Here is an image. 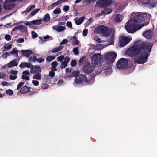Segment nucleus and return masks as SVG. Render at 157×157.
I'll list each match as a JSON object with an SVG mask.
<instances>
[{"instance_id": "nucleus-11", "label": "nucleus", "mask_w": 157, "mask_h": 157, "mask_svg": "<svg viewBox=\"0 0 157 157\" xmlns=\"http://www.w3.org/2000/svg\"><path fill=\"white\" fill-rule=\"evenodd\" d=\"M30 68V72L31 73L34 74L41 71V69L40 67L38 65H33L32 64V66H31Z\"/></svg>"}, {"instance_id": "nucleus-26", "label": "nucleus", "mask_w": 157, "mask_h": 157, "mask_svg": "<svg viewBox=\"0 0 157 157\" xmlns=\"http://www.w3.org/2000/svg\"><path fill=\"white\" fill-rule=\"evenodd\" d=\"M50 19V18L48 13H47L44 16L43 20L45 22L49 21Z\"/></svg>"}, {"instance_id": "nucleus-46", "label": "nucleus", "mask_w": 157, "mask_h": 157, "mask_svg": "<svg viewBox=\"0 0 157 157\" xmlns=\"http://www.w3.org/2000/svg\"><path fill=\"white\" fill-rule=\"evenodd\" d=\"M5 38L7 41H10L11 40V36L9 35L6 34L5 36Z\"/></svg>"}, {"instance_id": "nucleus-61", "label": "nucleus", "mask_w": 157, "mask_h": 157, "mask_svg": "<svg viewBox=\"0 0 157 157\" xmlns=\"http://www.w3.org/2000/svg\"><path fill=\"white\" fill-rule=\"evenodd\" d=\"M93 21V19L91 18L89 19L86 22L87 25H89Z\"/></svg>"}, {"instance_id": "nucleus-10", "label": "nucleus", "mask_w": 157, "mask_h": 157, "mask_svg": "<svg viewBox=\"0 0 157 157\" xmlns=\"http://www.w3.org/2000/svg\"><path fill=\"white\" fill-rule=\"evenodd\" d=\"M131 40V39L128 37H122L119 42V44L121 47H123L125 46Z\"/></svg>"}, {"instance_id": "nucleus-13", "label": "nucleus", "mask_w": 157, "mask_h": 157, "mask_svg": "<svg viewBox=\"0 0 157 157\" xmlns=\"http://www.w3.org/2000/svg\"><path fill=\"white\" fill-rule=\"evenodd\" d=\"M152 35V33L151 29H148L143 33V36L146 38L148 39L151 38Z\"/></svg>"}, {"instance_id": "nucleus-52", "label": "nucleus", "mask_w": 157, "mask_h": 157, "mask_svg": "<svg viewBox=\"0 0 157 157\" xmlns=\"http://www.w3.org/2000/svg\"><path fill=\"white\" fill-rule=\"evenodd\" d=\"M24 39L23 38H20L17 40L16 42L17 43H21L24 42Z\"/></svg>"}, {"instance_id": "nucleus-3", "label": "nucleus", "mask_w": 157, "mask_h": 157, "mask_svg": "<svg viewBox=\"0 0 157 157\" xmlns=\"http://www.w3.org/2000/svg\"><path fill=\"white\" fill-rule=\"evenodd\" d=\"M113 32V30L108 27L104 25H101L96 27L94 30V33L97 34L101 33L103 36L107 37Z\"/></svg>"}, {"instance_id": "nucleus-54", "label": "nucleus", "mask_w": 157, "mask_h": 157, "mask_svg": "<svg viewBox=\"0 0 157 157\" xmlns=\"http://www.w3.org/2000/svg\"><path fill=\"white\" fill-rule=\"evenodd\" d=\"M17 76L16 75L13 76L10 75V76L9 78L12 80H15L17 78Z\"/></svg>"}, {"instance_id": "nucleus-64", "label": "nucleus", "mask_w": 157, "mask_h": 157, "mask_svg": "<svg viewBox=\"0 0 157 157\" xmlns=\"http://www.w3.org/2000/svg\"><path fill=\"white\" fill-rule=\"evenodd\" d=\"M84 62V59L83 58H81L78 61L79 65L80 66L81 64L83 63Z\"/></svg>"}, {"instance_id": "nucleus-30", "label": "nucleus", "mask_w": 157, "mask_h": 157, "mask_svg": "<svg viewBox=\"0 0 157 157\" xmlns=\"http://www.w3.org/2000/svg\"><path fill=\"white\" fill-rule=\"evenodd\" d=\"M55 58V57L52 55L49 56L46 58V60L48 62H51Z\"/></svg>"}, {"instance_id": "nucleus-17", "label": "nucleus", "mask_w": 157, "mask_h": 157, "mask_svg": "<svg viewBox=\"0 0 157 157\" xmlns=\"http://www.w3.org/2000/svg\"><path fill=\"white\" fill-rule=\"evenodd\" d=\"M22 54L26 57H29V56L32 54L33 52L31 50H26L21 51Z\"/></svg>"}, {"instance_id": "nucleus-60", "label": "nucleus", "mask_w": 157, "mask_h": 157, "mask_svg": "<svg viewBox=\"0 0 157 157\" xmlns=\"http://www.w3.org/2000/svg\"><path fill=\"white\" fill-rule=\"evenodd\" d=\"M30 74L29 71L28 70H25L24 71L22 72L23 75H29Z\"/></svg>"}, {"instance_id": "nucleus-6", "label": "nucleus", "mask_w": 157, "mask_h": 157, "mask_svg": "<svg viewBox=\"0 0 157 157\" xmlns=\"http://www.w3.org/2000/svg\"><path fill=\"white\" fill-rule=\"evenodd\" d=\"M128 64V61L127 59L121 58L117 62L116 67L118 69L125 68Z\"/></svg>"}, {"instance_id": "nucleus-48", "label": "nucleus", "mask_w": 157, "mask_h": 157, "mask_svg": "<svg viewBox=\"0 0 157 157\" xmlns=\"http://www.w3.org/2000/svg\"><path fill=\"white\" fill-rule=\"evenodd\" d=\"M77 64V62L75 59L72 60L71 62V65L72 66H75Z\"/></svg>"}, {"instance_id": "nucleus-59", "label": "nucleus", "mask_w": 157, "mask_h": 157, "mask_svg": "<svg viewBox=\"0 0 157 157\" xmlns=\"http://www.w3.org/2000/svg\"><path fill=\"white\" fill-rule=\"evenodd\" d=\"M68 41L66 39H64L60 43V45H62L64 44H66L67 43Z\"/></svg>"}, {"instance_id": "nucleus-43", "label": "nucleus", "mask_w": 157, "mask_h": 157, "mask_svg": "<svg viewBox=\"0 0 157 157\" xmlns=\"http://www.w3.org/2000/svg\"><path fill=\"white\" fill-rule=\"evenodd\" d=\"M49 85L46 84H43L41 88L42 89H45L48 88Z\"/></svg>"}, {"instance_id": "nucleus-53", "label": "nucleus", "mask_w": 157, "mask_h": 157, "mask_svg": "<svg viewBox=\"0 0 157 157\" xmlns=\"http://www.w3.org/2000/svg\"><path fill=\"white\" fill-rule=\"evenodd\" d=\"M49 75L51 77H54L55 75V73L54 71H51L49 72Z\"/></svg>"}, {"instance_id": "nucleus-24", "label": "nucleus", "mask_w": 157, "mask_h": 157, "mask_svg": "<svg viewBox=\"0 0 157 157\" xmlns=\"http://www.w3.org/2000/svg\"><path fill=\"white\" fill-rule=\"evenodd\" d=\"M33 78L37 80L41 79V75L39 72L36 73V74L33 76Z\"/></svg>"}, {"instance_id": "nucleus-4", "label": "nucleus", "mask_w": 157, "mask_h": 157, "mask_svg": "<svg viewBox=\"0 0 157 157\" xmlns=\"http://www.w3.org/2000/svg\"><path fill=\"white\" fill-rule=\"evenodd\" d=\"M89 81L87 80L86 75L84 74H79L75 77L74 80V85L77 86L79 84H82L84 82L89 83Z\"/></svg>"}, {"instance_id": "nucleus-33", "label": "nucleus", "mask_w": 157, "mask_h": 157, "mask_svg": "<svg viewBox=\"0 0 157 157\" xmlns=\"http://www.w3.org/2000/svg\"><path fill=\"white\" fill-rule=\"evenodd\" d=\"M28 92H32L30 94V95H32L34 94V93L35 92V90L31 87H28Z\"/></svg>"}, {"instance_id": "nucleus-25", "label": "nucleus", "mask_w": 157, "mask_h": 157, "mask_svg": "<svg viewBox=\"0 0 157 157\" xmlns=\"http://www.w3.org/2000/svg\"><path fill=\"white\" fill-rule=\"evenodd\" d=\"M42 20V19L33 20L32 21V23L35 25H40L41 24Z\"/></svg>"}, {"instance_id": "nucleus-21", "label": "nucleus", "mask_w": 157, "mask_h": 157, "mask_svg": "<svg viewBox=\"0 0 157 157\" xmlns=\"http://www.w3.org/2000/svg\"><path fill=\"white\" fill-rule=\"evenodd\" d=\"M123 17L121 15L117 14L115 18V20L117 22H121L123 19Z\"/></svg>"}, {"instance_id": "nucleus-29", "label": "nucleus", "mask_w": 157, "mask_h": 157, "mask_svg": "<svg viewBox=\"0 0 157 157\" xmlns=\"http://www.w3.org/2000/svg\"><path fill=\"white\" fill-rule=\"evenodd\" d=\"M35 7V6L34 5H32L31 6L28 7L25 11V13H27L30 12L32 10V9L34 8Z\"/></svg>"}, {"instance_id": "nucleus-34", "label": "nucleus", "mask_w": 157, "mask_h": 157, "mask_svg": "<svg viewBox=\"0 0 157 157\" xmlns=\"http://www.w3.org/2000/svg\"><path fill=\"white\" fill-rule=\"evenodd\" d=\"M40 9H36L33 10L31 13V15L32 16H34L40 10Z\"/></svg>"}, {"instance_id": "nucleus-51", "label": "nucleus", "mask_w": 157, "mask_h": 157, "mask_svg": "<svg viewBox=\"0 0 157 157\" xmlns=\"http://www.w3.org/2000/svg\"><path fill=\"white\" fill-rule=\"evenodd\" d=\"M32 83L35 86H37L39 84V82L37 80H33L32 81Z\"/></svg>"}, {"instance_id": "nucleus-18", "label": "nucleus", "mask_w": 157, "mask_h": 157, "mask_svg": "<svg viewBox=\"0 0 157 157\" xmlns=\"http://www.w3.org/2000/svg\"><path fill=\"white\" fill-rule=\"evenodd\" d=\"M85 18V17L83 16L80 17L78 19L76 18L74 19V20L77 25H79L83 22Z\"/></svg>"}, {"instance_id": "nucleus-62", "label": "nucleus", "mask_w": 157, "mask_h": 157, "mask_svg": "<svg viewBox=\"0 0 157 157\" xmlns=\"http://www.w3.org/2000/svg\"><path fill=\"white\" fill-rule=\"evenodd\" d=\"M64 62H66V63H67H67L69 62L70 59V58L67 57H66L65 58H64Z\"/></svg>"}, {"instance_id": "nucleus-32", "label": "nucleus", "mask_w": 157, "mask_h": 157, "mask_svg": "<svg viewBox=\"0 0 157 157\" xmlns=\"http://www.w3.org/2000/svg\"><path fill=\"white\" fill-rule=\"evenodd\" d=\"M37 58L36 56H30L29 59V61L31 62H34L37 61Z\"/></svg>"}, {"instance_id": "nucleus-28", "label": "nucleus", "mask_w": 157, "mask_h": 157, "mask_svg": "<svg viewBox=\"0 0 157 157\" xmlns=\"http://www.w3.org/2000/svg\"><path fill=\"white\" fill-rule=\"evenodd\" d=\"M66 27L63 26H59L56 27V30L59 32H61L64 30Z\"/></svg>"}, {"instance_id": "nucleus-56", "label": "nucleus", "mask_w": 157, "mask_h": 157, "mask_svg": "<svg viewBox=\"0 0 157 157\" xmlns=\"http://www.w3.org/2000/svg\"><path fill=\"white\" fill-rule=\"evenodd\" d=\"M51 65L52 66L56 67L58 65V63L56 61H54L51 63Z\"/></svg>"}, {"instance_id": "nucleus-22", "label": "nucleus", "mask_w": 157, "mask_h": 157, "mask_svg": "<svg viewBox=\"0 0 157 157\" xmlns=\"http://www.w3.org/2000/svg\"><path fill=\"white\" fill-rule=\"evenodd\" d=\"M71 39L73 40V43L72 44L73 45H77L79 43V41L78 40L75 36L73 37Z\"/></svg>"}, {"instance_id": "nucleus-1", "label": "nucleus", "mask_w": 157, "mask_h": 157, "mask_svg": "<svg viewBox=\"0 0 157 157\" xmlns=\"http://www.w3.org/2000/svg\"><path fill=\"white\" fill-rule=\"evenodd\" d=\"M137 43L138 42H136L134 45L129 48L126 51V53L129 56L134 57L138 56V57L134 59L135 63H143L147 60L148 55L147 51L151 52L152 45L145 44L144 43L139 44H137Z\"/></svg>"}, {"instance_id": "nucleus-27", "label": "nucleus", "mask_w": 157, "mask_h": 157, "mask_svg": "<svg viewBox=\"0 0 157 157\" xmlns=\"http://www.w3.org/2000/svg\"><path fill=\"white\" fill-rule=\"evenodd\" d=\"M18 51L17 49L16 48H14L10 52V53L12 54H16V57L18 56Z\"/></svg>"}, {"instance_id": "nucleus-15", "label": "nucleus", "mask_w": 157, "mask_h": 157, "mask_svg": "<svg viewBox=\"0 0 157 157\" xmlns=\"http://www.w3.org/2000/svg\"><path fill=\"white\" fill-rule=\"evenodd\" d=\"M32 66V64L29 62H22L19 65V67L21 68H25L27 67L30 68Z\"/></svg>"}, {"instance_id": "nucleus-38", "label": "nucleus", "mask_w": 157, "mask_h": 157, "mask_svg": "<svg viewBox=\"0 0 157 157\" xmlns=\"http://www.w3.org/2000/svg\"><path fill=\"white\" fill-rule=\"evenodd\" d=\"M61 12V9L60 8H56L53 11L54 13L56 14H59Z\"/></svg>"}, {"instance_id": "nucleus-50", "label": "nucleus", "mask_w": 157, "mask_h": 157, "mask_svg": "<svg viewBox=\"0 0 157 157\" xmlns=\"http://www.w3.org/2000/svg\"><path fill=\"white\" fill-rule=\"evenodd\" d=\"M44 59L42 57H40L38 59L37 58V61L39 63H41L42 62H43L44 61Z\"/></svg>"}, {"instance_id": "nucleus-35", "label": "nucleus", "mask_w": 157, "mask_h": 157, "mask_svg": "<svg viewBox=\"0 0 157 157\" xmlns=\"http://www.w3.org/2000/svg\"><path fill=\"white\" fill-rule=\"evenodd\" d=\"M73 51L74 54L76 55H77L79 54V51L78 50V48L77 47L74 48Z\"/></svg>"}, {"instance_id": "nucleus-9", "label": "nucleus", "mask_w": 157, "mask_h": 157, "mask_svg": "<svg viewBox=\"0 0 157 157\" xmlns=\"http://www.w3.org/2000/svg\"><path fill=\"white\" fill-rule=\"evenodd\" d=\"M13 0H5L3 7L5 9L9 10L14 7L15 6V3Z\"/></svg>"}, {"instance_id": "nucleus-8", "label": "nucleus", "mask_w": 157, "mask_h": 157, "mask_svg": "<svg viewBox=\"0 0 157 157\" xmlns=\"http://www.w3.org/2000/svg\"><path fill=\"white\" fill-rule=\"evenodd\" d=\"M92 62L94 64L98 65L101 62V56L99 53L93 55L91 57Z\"/></svg>"}, {"instance_id": "nucleus-19", "label": "nucleus", "mask_w": 157, "mask_h": 157, "mask_svg": "<svg viewBox=\"0 0 157 157\" xmlns=\"http://www.w3.org/2000/svg\"><path fill=\"white\" fill-rule=\"evenodd\" d=\"M63 48V46H59L57 47H55L52 50V53H56L61 51Z\"/></svg>"}, {"instance_id": "nucleus-39", "label": "nucleus", "mask_w": 157, "mask_h": 157, "mask_svg": "<svg viewBox=\"0 0 157 157\" xmlns=\"http://www.w3.org/2000/svg\"><path fill=\"white\" fill-rule=\"evenodd\" d=\"M67 66V63L63 61L61 64L60 67L61 68H64Z\"/></svg>"}, {"instance_id": "nucleus-41", "label": "nucleus", "mask_w": 157, "mask_h": 157, "mask_svg": "<svg viewBox=\"0 0 157 157\" xmlns=\"http://www.w3.org/2000/svg\"><path fill=\"white\" fill-rule=\"evenodd\" d=\"M21 78L23 79H25L27 81H28L30 79V78L29 76L25 75H23L22 76Z\"/></svg>"}, {"instance_id": "nucleus-47", "label": "nucleus", "mask_w": 157, "mask_h": 157, "mask_svg": "<svg viewBox=\"0 0 157 157\" xmlns=\"http://www.w3.org/2000/svg\"><path fill=\"white\" fill-rule=\"evenodd\" d=\"M32 36L33 38H35L38 36V35L35 32L32 31Z\"/></svg>"}, {"instance_id": "nucleus-40", "label": "nucleus", "mask_w": 157, "mask_h": 157, "mask_svg": "<svg viewBox=\"0 0 157 157\" xmlns=\"http://www.w3.org/2000/svg\"><path fill=\"white\" fill-rule=\"evenodd\" d=\"M6 93L8 95L11 96L13 94V92L11 90L8 89L6 91Z\"/></svg>"}, {"instance_id": "nucleus-44", "label": "nucleus", "mask_w": 157, "mask_h": 157, "mask_svg": "<svg viewBox=\"0 0 157 157\" xmlns=\"http://www.w3.org/2000/svg\"><path fill=\"white\" fill-rule=\"evenodd\" d=\"M12 46L11 44H6L3 46V48L5 49H9L11 48Z\"/></svg>"}, {"instance_id": "nucleus-45", "label": "nucleus", "mask_w": 157, "mask_h": 157, "mask_svg": "<svg viewBox=\"0 0 157 157\" xmlns=\"http://www.w3.org/2000/svg\"><path fill=\"white\" fill-rule=\"evenodd\" d=\"M112 33V35L110 36V41L112 43H113L114 42V32H113Z\"/></svg>"}, {"instance_id": "nucleus-7", "label": "nucleus", "mask_w": 157, "mask_h": 157, "mask_svg": "<svg viewBox=\"0 0 157 157\" xmlns=\"http://www.w3.org/2000/svg\"><path fill=\"white\" fill-rule=\"evenodd\" d=\"M112 3V0H100L97 2L96 4L100 8H105Z\"/></svg>"}, {"instance_id": "nucleus-23", "label": "nucleus", "mask_w": 157, "mask_h": 157, "mask_svg": "<svg viewBox=\"0 0 157 157\" xmlns=\"http://www.w3.org/2000/svg\"><path fill=\"white\" fill-rule=\"evenodd\" d=\"M20 91L21 93H26L28 92V87L25 86H24L21 88Z\"/></svg>"}, {"instance_id": "nucleus-42", "label": "nucleus", "mask_w": 157, "mask_h": 157, "mask_svg": "<svg viewBox=\"0 0 157 157\" xmlns=\"http://www.w3.org/2000/svg\"><path fill=\"white\" fill-rule=\"evenodd\" d=\"M62 2V0H59L58 1L56 2L53 4H52V6H56L57 5H59Z\"/></svg>"}, {"instance_id": "nucleus-58", "label": "nucleus", "mask_w": 157, "mask_h": 157, "mask_svg": "<svg viewBox=\"0 0 157 157\" xmlns=\"http://www.w3.org/2000/svg\"><path fill=\"white\" fill-rule=\"evenodd\" d=\"M10 73L12 74L16 75L17 74V71L13 70H10Z\"/></svg>"}, {"instance_id": "nucleus-14", "label": "nucleus", "mask_w": 157, "mask_h": 157, "mask_svg": "<svg viewBox=\"0 0 157 157\" xmlns=\"http://www.w3.org/2000/svg\"><path fill=\"white\" fill-rule=\"evenodd\" d=\"M112 11V10L110 8H104V9L102 10L101 12V13L98 15V16L102 15L103 14H109Z\"/></svg>"}, {"instance_id": "nucleus-36", "label": "nucleus", "mask_w": 157, "mask_h": 157, "mask_svg": "<svg viewBox=\"0 0 157 157\" xmlns=\"http://www.w3.org/2000/svg\"><path fill=\"white\" fill-rule=\"evenodd\" d=\"M24 82H21L17 85V90H18L20 88L24 85Z\"/></svg>"}, {"instance_id": "nucleus-16", "label": "nucleus", "mask_w": 157, "mask_h": 157, "mask_svg": "<svg viewBox=\"0 0 157 157\" xmlns=\"http://www.w3.org/2000/svg\"><path fill=\"white\" fill-rule=\"evenodd\" d=\"M18 65V62L17 60L15 59L9 62L7 66L8 67L11 68L14 66H17Z\"/></svg>"}, {"instance_id": "nucleus-12", "label": "nucleus", "mask_w": 157, "mask_h": 157, "mask_svg": "<svg viewBox=\"0 0 157 157\" xmlns=\"http://www.w3.org/2000/svg\"><path fill=\"white\" fill-rule=\"evenodd\" d=\"M83 70L85 73H90L93 71L94 68L90 64H88L84 66Z\"/></svg>"}, {"instance_id": "nucleus-55", "label": "nucleus", "mask_w": 157, "mask_h": 157, "mask_svg": "<svg viewBox=\"0 0 157 157\" xmlns=\"http://www.w3.org/2000/svg\"><path fill=\"white\" fill-rule=\"evenodd\" d=\"M66 26L68 27L71 28H72V24L71 22L67 21L66 23Z\"/></svg>"}, {"instance_id": "nucleus-63", "label": "nucleus", "mask_w": 157, "mask_h": 157, "mask_svg": "<svg viewBox=\"0 0 157 157\" xmlns=\"http://www.w3.org/2000/svg\"><path fill=\"white\" fill-rule=\"evenodd\" d=\"M10 55V53L8 52H6L5 53H4L3 55V57L4 58H6L8 56H9Z\"/></svg>"}, {"instance_id": "nucleus-31", "label": "nucleus", "mask_w": 157, "mask_h": 157, "mask_svg": "<svg viewBox=\"0 0 157 157\" xmlns=\"http://www.w3.org/2000/svg\"><path fill=\"white\" fill-rule=\"evenodd\" d=\"M79 72L78 71H74L72 72V74L71 75V76L76 77V76H77L79 75Z\"/></svg>"}, {"instance_id": "nucleus-57", "label": "nucleus", "mask_w": 157, "mask_h": 157, "mask_svg": "<svg viewBox=\"0 0 157 157\" xmlns=\"http://www.w3.org/2000/svg\"><path fill=\"white\" fill-rule=\"evenodd\" d=\"M69 7L68 6H64L63 7V10L66 12H67L69 10Z\"/></svg>"}, {"instance_id": "nucleus-2", "label": "nucleus", "mask_w": 157, "mask_h": 157, "mask_svg": "<svg viewBox=\"0 0 157 157\" xmlns=\"http://www.w3.org/2000/svg\"><path fill=\"white\" fill-rule=\"evenodd\" d=\"M146 15V14L137 13L132 18H130L125 25L126 31L129 33H132L143 27L144 24L138 25V23L144 21L145 19L144 15Z\"/></svg>"}, {"instance_id": "nucleus-5", "label": "nucleus", "mask_w": 157, "mask_h": 157, "mask_svg": "<svg viewBox=\"0 0 157 157\" xmlns=\"http://www.w3.org/2000/svg\"><path fill=\"white\" fill-rule=\"evenodd\" d=\"M117 54L115 52H108L104 55L105 60L110 63H113L115 61Z\"/></svg>"}, {"instance_id": "nucleus-49", "label": "nucleus", "mask_w": 157, "mask_h": 157, "mask_svg": "<svg viewBox=\"0 0 157 157\" xmlns=\"http://www.w3.org/2000/svg\"><path fill=\"white\" fill-rule=\"evenodd\" d=\"M88 30L86 29H84V30L83 31V33H82L83 35L84 36H87V35L88 34Z\"/></svg>"}, {"instance_id": "nucleus-20", "label": "nucleus", "mask_w": 157, "mask_h": 157, "mask_svg": "<svg viewBox=\"0 0 157 157\" xmlns=\"http://www.w3.org/2000/svg\"><path fill=\"white\" fill-rule=\"evenodd\" d=\"M19 29L22 33H26L27 31V27L23 25H19Z\"/></svg>"}, {"instance_id": "nucleus-37", "label": "nucleus", "mask_w": 157, "mask_h": 157, "mask_svg": "<svg viewBox=\"0 0 157 157\" xmlns=\"http://www.w3.org/2000/svg\"><path fill=\"white\" fill-rule=\"evenodd\" d=\"M64 59V56L61 55L59 56L57 58V60L59 62L62 61Z\"/></svg>"}]
</instances>
